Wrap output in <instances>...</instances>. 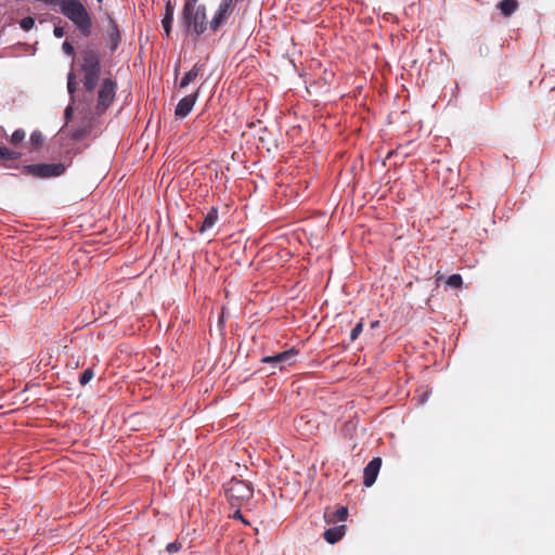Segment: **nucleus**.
Listing matches in <instances>:
<instances>
[{
  "instance_id": "1",
  "label": "nucleus",
  "mask_w": 555,
  "mask_h": 555,
  "mask_svg": "<svg viewBox=\"0 0 555 555\" xmlns=\"http://www.w3.org/2000/svg\"><path fill=\"white\" fill-rule=\"evenodd\" d=\"M80 68L83 73V87L86 91L92 92L99 83L102 72L101 59L98 51L92 48H87L81 51Z\"/></svg>"
},
{
  "instance_id": "2",
  "label": "nucleus",
  "mask_w": 555,
  "mask_h": 555,
  "mask_svg": "<svg viewBox=\"0 0 555 555\" xmlns=\"http://www.w3.org/2000/svg\"><path fill=\"white\" fill-rule=\"evenodd\" d=\"M180 22L188 34L196 36L204 34L208 27L205 5L183 8Z\"/></svg>"
},
{
  "instance_id": "3",
  "label": "nucleus",
  "mask_w": 555,
  "mask_h": 555,
  "mask_svg": "<svg viewBox=\"0 0 555 555\" xmlns=\"http://www.w3.org/2000/svg\"><path fill=\"white\" fill-rule=\"evenodd\" d=\"M254 493L249 482L233 477L227 485L225 495L232 506H241L247 502Z\"/></svg>"
},
{
  "instance_id": "4",
  "label": "nucleus",
  "mask_w": 555,
  "mask_h": 555,
  "mask_svg": "<svg viewBox=\"0 0 555 555\" xmlns=\"http://www.w3.org/2000/svg\"><path fill=\"white\" fill-rule=\"evenodd\" d=\"M117 83L112 77H105L100 83L95 111L103 114L113 103L116 95Z\"/></svg>"
},
{
  "instance_id": "5",
  "label": "nucleus",
  "mask_w": 555,
  "mask_h": 555,
  "mask_svg": "<svg viewBox=\"0 0 555 555\" xmlns=\"http://www.w3.org/2000/svg\"><path fill=\"white\" fill-rule=\"evenodd\" d=\"M66 170L64 164H35L24 167V172L38 178H53L62 176Z\"/></svg>"
},
{
  "instance_id": "6",
  "label": "nucleus",
  "mask_w": 555,
  "mask_h": 555,
  "mask_svg": "<svg viewBox=\"0 0 555 555\" xmlns=\"http://www.w3.org/2000/svg\"><path fill=\"white\" fill-rule=\"evenodd\" d=\"M298 351L295 348H291L283 352H279L274 356H268L261 359L262 363H270L280 369H284L285 366L293 365L296 362V357Z\"/></svg>"
},
{
  "instance_id": "7",
  "label": "nucleus",
  "mask_w": 555,
  "mask_h": 555,
  "mask_svg": "<svg viewBox=\"0 0 555 555\" xmlns=\"http://www.w3.org/2000/svg\"><path fill=\"white\" fill-rule=\"evenodd\" d=\"M233 0H222L219 4L218 10L215 13V16L212 20L208 23L209 28L211 31L216 33L218 29L227 22V20L230 17L233 5Z\"/></svg>"
},
{
  "instance_id": "8",
  "label": "nucleus",
  "mask_w": 555,
  "mask_h": 555,
  "mask_svg": "<svg viewBox=\"0 0 555 555\" xmlns=\"http://www.w3.org/2000/svg\"><path fill=\"white\" fill-rule=\"evenodd\" d=\"M198 92H199V89H197L194 93L182 98L178 102V104L176 106V111H175V114L178 118H184L191 113L194 104L197 101Z\"/></svg>"
},
{
  "instance_id": "9",
  "label": "nucleus",
  "mask_w": 555,
  "mask_h": 555,
  "mask_svg": "<svg viewBox=\"0 0 555 555\" xmlns=\"http://www.w3.org/2000/svg\"><path fill=\"white\" fill-rule=\"evenodd\" d=\"M382 466V459L374 457L369 464L365 466L363 470V483L365 487H371L374 485L377 475L379 473Z\"/></svg>"
},
{
  "instance_id": "10",
  "label": "nucleus",
  "mask_w": 555,
  "mask_h": 555,
  "mask_svg": "<svg viewBox=\"0 0 555 555\" xmlns=\"http://www.w3.org/2000/svg\"><path fill=\"white\" fill-rule=\"evenodd\" d=\"M175 5L171 1H167L165 4V14L162 20V25L165 31V36L169 37L171 33V25L173 22Z\"/></svg>"
},
{
  "instance_id": "11",
  "label": "nucleus",
  "mask_w": 555,
  "mask_h": 555,
  "mask_svg": "<svg viewBox=\"0 0 555 555\" xmlns=\"http://www.w3.org/2000/svg\"><path fill=\"white\" fill-rule=\"evenodd\" d=\"M346 533V526H336L325 530L323 537L330 544L338 542Z\"/></svg>"
},
{
  "instance_id": "12",
  "label": "nucleus",
  "mask_w": 555,
  "mask_h": 555,
  "mask_svg": "<svg viewBox=\"0 0 555 555\" xmlns=\"http://www.w3.org/2000/svg\"><path fill=\"white\" fill-rule=\"evenodd\" d=\"M218 221V209L216 207H211L207 215L205 216L202 225L199 228L201 232L208 231L215 227Z\"/></svg>"
},
{
  "instance_id": "13",
  "label": "nucleus",
  "mask_w": 555,
  "mask_h": 555,
  "mask_svg": "<svg viewBox=\"0 0 555 555\" xmlns=\"http://www.w3.org/2000/svg\"><path fill=\"white\" fill-rule=\"evenodd\" d=\"M496 7L503 16L509 17L518 10L519 4L517 0H502Z\"/></svg>"
},
{
  "instance_id": "14",
  "label": "nucleus",
  "mask_w": 555,
  "mask_h": 555,
  "mask_svg": "<svg viewBox=\"0 0 555 555\" xmlns=\"http://www.w3.org/2000/svg\"><path fill=\"white\" fill-rule=\"evenodd\" d=\"M202 67H203L202 65H198V64L196 63V64L192 67V69H190L189 72H186V73L183 75V77H182V78H181V80H180L179 87H180V88H185V87H188L191 82H193V81L197 78V76H198L199 72L202 70Z\"/></svg>"
},
{
  "instance_id": "15",
  "label": "nucleus",
  "mask_w": 555,
  "mask_h": 555,
  "mask_svg": "<svg viewBox=\"0 0 555 555\" xmlns=\"http://www.w3.org/2000/svg\"><path fill=\"white\" fill-rule=\"evenodd\" d=\"M109 24H111V30L108 33V36L112 41L111 50L115 51L117 49V46L120 40V33H119L117 24L115 23V21L113 18H109Z\"/></svg>"
},
{
  "instance_id": "16",
  "label": "nucleus",
  "mask_w": 555,
  "mask_h": 555,
  "mask_svg": "<svg viewBox=\"0 0 555 555\" xmlns=\"http://www.w3.org/2000/svg\"><path fill=\"white\" fill-rule=\"evenodd\" d=\"M348 516V508L345 506H340L336 509L335 513H333L332 516H330L328 513H325V519L326 522H333L335 519H338L339 521L346 520Z\"/></svg>"
},
{
  "instance_id": "17",
  "label": "nucleus",
  "mask_w": 555,
  "mask_h": 555,
  "mask_svg": "<svg viewBox=\"0 0 555 555\" xmlns=\"http://www.w3.org/2000/svg\"><path fill=\"white\" fill-rule=\"evenodd\" d=\"M21 157V153L0 146V159L16 160Z\"/></svg>"
},
{
  "instance_id": "18",
  "label": "nucleus",
  "mask_w": 555,
  "mask_h": 555,
  "mask_svg": "<svg viewBox=\"0 0 555 555\" xmlns=\"http://www.w3.org/2000/svg\"><path fill=\"white\" fill-rule=\"evenodd\" d=\"M88 134H89V127L80 126L72 131L70 139L74 141H80V140L85 139Z\"/></svg>"
},
{
  "instance_id": "19",
  "label": "nucleus",
  "mask_w": 555,
  "mask_h": 555,
  "mask_svg": "<svg viewBox=\"0 0 555 555\" xmlns=\"http://www.w3.org/2000/svg\"><path fill=\"white\" fill-rule=\"evenodd\" d=\"M25 137H26V132L23 129H16L11 134L9 142L12 145L17 146L20 143H22L24 141Z\"/></svg>"
},
{
  "instance_id": "20",
  "label": "nucleus",
  "mask_w": 555,
  "mask_h": 555,
  "mask_svg": "<svg viewBox=\"0 0 555 555\" xmlns=\"http://www.w3.org/2000/svg\"><path fill=\"white\" fill-rule=\"evenodd\" d=\"M44 138L39 130L33 131L30 134V144L35 150L39 149L43 144Z\"/></svg>"
},
{
  "instance_id": "21",
  "label": "nucleus",
  "mask_w": 555,
  "mask_h": 555,
  "mask_svg": "<svg viewBox=\"0 0 555 555\" xmlns=\"http://www.w3.org/2000/svg\"><path fill=\"white\" fill-rule=\"evenodd\" d=\"M77 83H76V75L74 72H69L67 75V90L72 95V100L74 101V93L76 92Z\"/></svg>"
},
{
  "instance_id": "22",
  "label": "nucleus",
  "mask_w": 555,
  "mask_h": 555,
  "mask_svg": "<svg viewBox=\"0 0 555 555\" xmlns=\"http://www.w3.org/2000/svg\"><path fill=\"white\" fill-rule=\"evenodd\" d=\"M447 285L450 286L451 288H461L462 285H463V279L460 274H452L450 275L447 281H446Z\"/></svg>"
},
{
  "instance_id": "23",
  "label": "nucleus",
  "mask_w": 555,
  "mask_h": 555,
  "mask_svg": "<svg viewBox=\"0 0 555 555\" xmlns=\"http://www.w3.org/2000/svg\"><path fill=\"white\" fill-rule=\"evenodd\" d=\"M94 376V372H93V369L91 367H88L87 370H85L80 377H79V384L81 386H85L87 385Z\"/></svg>"
},
{
  "instance_id": "24",
  "label": "nucleus",
  "mask_w": 555,
  "mask_h": 555,
  "mask_svg": "<svg viewBox=\"0 0 555 555\" xmlns=\"http://www.w3.org/2000/svg\"><path fill=\"white\" fill-rule=\"evenodd\" d=\"M20 26L25 31H28L35 26V18L31 16H26L22 18V21L20 22Z\"/></svg>"
},
{
  "instance_id": "25",
  "label": "nucleus",
  "mask_w": 555,
  "mask_h": 555,
  "mask_svg": "<svg viewBox=\"0 0 555 555\" xmlns=\"http://www.w3.org/2000/svg\"><path fill=\"white\" fill-rule=\"evenodd\" d=\"M363 326H364V324H363L362 320L356 324V326L351 330V333H350L351 340H356L359 337V335L363 331Z\"/></svg>"
},
{
  "instance_id": "26",
  "label": "nucleus",
  "mask_w": 555,
  "mask_h": 555,
  "mask_svg": "<svg viewBox=\"0 0 555 555\" xmlns=\"http://www.w3.org/2000/svg\"><path fill=\"white\" fill-rule=\"evenodd\" d=\"M62 49L65 54L74 55L75 50H74L73 44L69 41L65 40L62 44Z\"/></svg>"
},
{
  "instance_id": "27",
  "label": "nucleus",
  "mask_w": 555,
  "mask_h": 555,
  "mask_svg": "<svg viewBox=\"0 0 555 555\" xmlns=\"http://www.w3.org/2000/svg\"><path fill=\"white\" fill-rule=\"evenodd\" d=\"M73 114H74V108L73 106L69 104L66 108H65V112H64V117H65V120H66V124H68L72 118H73Z\"/></svg>"
},
{
  "instance_id": "28",
  "label": "nucleus",
  "mask_w": 555,
  "mask_h": 555,
  "mask_svg": "<svg viewBox=\"0 0 555 555\" xmlns=\"http://www.w3.org/2000/svg\"><path fill=\"white\" fill-rule=\"evenodd\" d=\"M181 547V544L178 543V542H172V543H169L167 544L166 546V550L169 552V553H175V552H178Z\"/></svg>"
},
{
  "instance_id": "29",
  "label": "nucleus",
  "mask_w": 555,
  "mask_h": 555,
  "mask_svg": "<svg viewBox=\"0 0 555 555\" xmlns=\"http://www.w3.org/2000/svg\"><path fill=\"white\" fill-rule=\"evenodd\" d=\"M53 34L56 38H62L65 35V29L62 26H54Z\"/></svg>"
},
{
  "instance_id": "30",
  "label": "nucleus",
  "mask_w": 555,
  "mask_h": 555,
  "mask_svg": "<svg viewBox=\"0 0 555 555\" xmlns=\"http://www.w3.org/2000/svg\"><path fill=\"white\" fill-rule=\"evenodd\" d=\"M198 0H185L183 8H194L197 7Z\"/></svg>"
},
{
  "instance_id": "31",
  "label": "nucleus",
  "mask_w": 555,
  "mask_h": 555,
  "mask_svg": "<svg viewBox=\"0 0 555 555\" xmlns=\"http://www.w3.org/2000/svg\"><path fill=\"white\" fill-rule=\"evenodd\" d=\"M233 518L238 519V520L243 521L244 524H247V521L243 518V515L240 509L235 511V513L233 514Z\"/></svg>"
},
{
  "instance_id": "32",
  "label": "nucleus",
  "mask_w": 555,
  "mask_h": 555,
  "mask_svg": "<svg viewBox=\"0 0 555 555\" xmlns=\"http://www.w3.org/2000/svg\"><path fill=\"white\" fill-rule=\"evenodd\" d=\"M435 278H436V283L438 284L443 279V275L441 274L440 271H438V272H436Z\"/></svg>"
},
{
  "instance_id": "33",
  "label": "nucleus",
  "mask_w": 555,
  "mask_h": 555,
  "mask_svg": "<svg viewBox=\"0 0 555 555\" xmlns=\"http://www.w3.org/2000/svg\"><path fill=\"white\" fill-rule=\"evenodd\" d=\"M96 2H98V3H102V2H103V0H96Z\"/></svg>"
}]
</instances>
